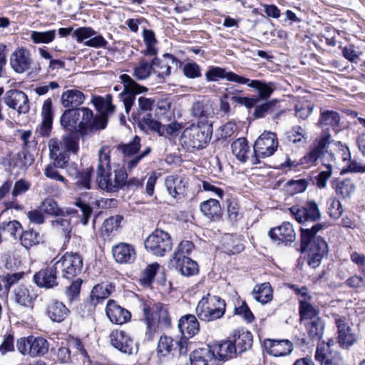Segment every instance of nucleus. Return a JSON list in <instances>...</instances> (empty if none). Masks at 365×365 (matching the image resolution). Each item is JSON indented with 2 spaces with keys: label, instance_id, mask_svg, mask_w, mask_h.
Returning a JSON list of instances; mask_svg holds the SVG:
<instances>
[{
  "label": "nucleus",
  "instance_id": "1",
  "mask_svg": "<svg viewBox=\"0 0 365 365\" xmlns=\"http://www.w3.org/2000/svg\"><path fill=\"white\" fill-rule=\"evenodd\" d=\"M110 170V148L103 146L98 150L97 182L101 190L115 192L125 185L128 174L123 168L115 169L113 175Z\"/></svg>",
  "mask_w": 365,
  "mask_h": 365
},
{
  "label": "nucleus",
  "instance_id": "2",
  "mask_svg": "<svg viewBox=\"0 0 365 365\" xmlns=\"http://www.w3.org/2000/svg\"><path fill=\"white\" fill-rule=\"evenodd\" d=\"M212 134V123L192 124L182 132L180 143L186 150L190 151L202 149L210 142Z\"/></svg>",
  "mask_w": 365,
  "mask_h": 365
},
{
  "label": "nucleus",
  "instance_id": "3",
  "mask_svg": "<svg viewBox=\"0 0 365 365\" xmlns=\"http://www.w3.org/2000/svg\"><path fill=\"white\" fill-rule=\"evenodd\" d=\"M225 309L226 304L224 299L218 296L207 294L200 300L195 312L200 320L212 322L222 317Z\"/></svg>",
  "mask_w": 365,
  "mask_h": 365
},
{
  "label": "nucleus",
  "instance_id": "4",
  "mask_svg": "<svg viewBox=\"0 0 365 365\" xmlns=\"http://www.w3.org/2000/svg\"><path fill=\"white\" fill-rule=\"evenodd\" d=\"M278 139L276 133L264 131L255 140L254 154L250 158L252 165L260 163V159L272 156L278 148Z\"/></svg>",
  "mask_w": 365,
  "mask_h": 365
},
{
  "label": "nucleus",
  "instance_id": "5",
  "mask_svg": "<svg viewBox=\"0 0 365 365\" xmlns=\"http://www.w3.org/2000/svg\"><path fill=\"white\" fill-rule=\"evenodd\" d=\"M143 313L146 320L148 339L151 340L158 326L168 327L170 324V318L167 308L161 304H155L150 309L144 306Z\"/></svg>",
  "mask_w": 365,
  "mask_h": 365
},
{
  "label": "nucleus",
  "instance_id": "6",
  "mask_svg": "<svg viewBox=\"0 0 365 365\" xmlns=\"http://www.w3.org/2000/svg\"><path fill=\"white\" fill-rule=\"evenodd\" d=\"M54 264L63 278L71 279L81 272L83 260L78 253L66 252Z\"/></svg>",
  "mask_w": 365,
  "mask_h": 365
},
{
  "label": "nucleus",
  "instance_id": "7",
  "mask_svg": "<svg viewBox=\"0 0 365 365\" xmlns=\"http://www.w3.org/2000/svg\"><path fill=\"white\" fill-rule=\"evenodd\" d=\"M18 351L24 356L40 357L48 351L49 344L43 337L29 336L21 337L16 341Z\"/></svg>",
  "mask_w": 365,
  "mask_h": 365
},
{
  "label": "nucleus",
  "instance_id": "8",
  "mask_svg": "<svg viewBox=\"0 0 365 365\" xmlns=\"http://www.w3.org/2000/svg\"><path fill=\"white\" fill-rule=\"evenodd\" d=\"M145 247L153 255L163 257L172 250L173 242L168 232L157 229L147 237Z\"/></svg>",
  "mask_w": 365,
  "mask_h": 365
},
{
  "label": "nucleus",
  "instance_id": "9",
  "mask_svg": "<svg viewBox=\"0 0 365 365\" xmlns=\"http://www.w3.org/2000/svg\"><path fill=\"white\" fill-rule=\"evenodd\" d=\"M76 110L78 112L79 121L77 130L81 136L106 128L107 120L103 116L93 117L92 110L88 108H81Z\"/></svg>",
  "mask_w": 365,
  "mask_h": 365
},
{
  "label": "nucleus",
  "instance_id": "10",
  "mask_svg": "<svg viewBox=\"0 0 365 365\" xmlns=\"http://www.w3.org/2000/svg\"><path fill=\"white\" fill-rule=\"evenodd\" d=\"M120 78L124 87L123 91L120 94L121 100L123 103L125 111L128 114L134 103L135 94L146 92L148 88L138 84L127 74H122Z\"/></svg>",
  "mask_w": 365,
  "mask_h": 365
},
{
  "label": "nucleus",
  "instance_id": "11",
  "mask_svg": "<svg viewBox=\"0 0 365 365\" xmlns=\"http://www.w3.org/2000/svg\"><path fill=\"white\" fill-rule=\"evenodd\" d=\"M110 339L112 346L123 353L132 354L138 351L137 344L122 330L112 331Z\"/></svg>",
  "mask_w": 365,
  "mask_h": 365
},
{
  "label": "nucleus",
  "instance_id": "12",
  "mask_svg": "<svg viewBox=\"0 0 365 365\" xmlns=\"http://www.w3.org/2000/svg\"><path fill=\"white\" fill-rule=\"evenodd\" d=\"M151 62L153 71L161 78L168 76L171 73V69L181 66V62L169 53L164 54L162 59L154 58Z\"/></svg>",
  "mask_w": 365,
  "mask_h": 365
},
{
  "label": "nucleus",
  "instance_id": "13",
  "mask_svg": "<svg viewBox=\"0 0 365 365\" xmlns=\"http://www.w3.org/2000/svg\"><path fill=\"white\" fill-rule=\"evenodd\" d=\"M335 324L337 327L338 343L342 348H349L356 341L355 335L349 324L347 319L344 317L336 315Z\"/></svg>",
  "mask_w": 365,
  "mask_h": 365
},
{
  "label": "nucleus",
  "instance_id": "14",
  "mask_svg": "<svg viewBox=\"0 0 365 365\" xmlns=\"http://www.w3.org/2000/svg\"><path fill=\"white\" fill-rule=\"evenodd\" d=\"M4 101L7 106L16 110L19 113H26L29 110V99L23 91L9 90L4 97Z\"/></svg>",
  "mask_w": 365,
  "mask_h": 365
},
{
  "label": "nucleus",
  "instance_id": "15",
  "mask_svg": "<svg viewBox=\"0 0 365 365\" xmlns=\"http://www.w3.org/2000/svg\"><path fill=\"white\" fill-rule=\"evenodd\" d=\"M73 36L78 43L86 41V46H105L106 43L103 37L97 34L91 27H81L73 31Z\"/></svg>",
  "mask_w": 365,
  "mask_h": 365
},
{
  "label": "nucleus",
  "instance_id": "16",
  "mask_svg": "<svg viewBox=\"0 0 365 365\" xmlns=\"http://www.w3.org/2000/svg\"><path fill=\"white\" fill-rule=\"evenodd\" d=\"M31 62L29 51L23 47L17 48L10 57L11 66L18 73H22L29 70Z\"/></svg>",
  "mask_w": 365,
  "mask_h": 365
},
{
  "label": "nucleus",
  "instance_id": "17",
  "mask_svg": "<svg viewBox=\"0 0 365 365\" xmlns=\"http://www.w3.org/2000/svg\"><path fill=\"white\" fill-rule=\"evenodd\" d=\"M106 312L110 321L116 324H123L126 323L131 318L130 312L119 306L113 299L108 301Z\"/></svg>",
  "mask_w": 365,
  "mask_h": 365
},
{
  "label": "nucleus",
  "instance_id": "18",
  "mask_svg": "<svg viewBox=\"0 0 365 365\" xmlns=\"http://www.w3.org/2000/svg\"><path fill=\"white\" fill-rule=\"evenodd\" d=\"M57 269L55 268V264L52 267L41 269L35 274L34 278L36 284L40 287L46 289L53 288L58 285L57 282Z\"/></svg>",
  "mask_w": 365,
  "mask_h": 365
},
{
  "label": "nucleus",
  "instance_id": "19",
  "mask_svg": "<svg viewBox=\"0 0 365 365\" xmlns=\"http://www.w3.org/2000/svg\"><path fill=\"white\" fill-rule=\"evenodd\" d=\"M177 255L173 256L171 262L178 272L185 277L194 276L198 273L199 267L195 261L190 257H180Z\"/></svg>",
  "mask_w": 365,
  "mask_h": 365
},
{
  "label": "nucleus",
  "instance_id": "20",
  "mask_svg": "<svg viewBox=\"0 0 365 365\" xmlns=\"http://www.w3.org/2000/svg\"><path fill=\"white\" fill-rule=\"evenodd\" d=\"M264 345L267 353L276 357L288 355L293 350L292 344L288 340L266 339Z\"/></svg>",
  "mask_w": 365,
  "mask_h": 365
},
{
  "label": "nucleus",
  "instance_id": "21",
  "mask_svg": "<svg viewBox=\"0 0 365 365\" xmlns=\"http://www.w3.org/2000/svg\"><path fill=\"white\" fill-rule=\"evenodd\" d=\"M115 260L121 264L131 263L135 259V250L130 244L120 242L112 248Z\"/></svg>",
  "mask_w": 365,
  "mask_h": 365
},
{
  "label": "nucleus",
  "instance_id": "22",
  "mask_svg": "<svg viewBox=\"0 0 365 365\" xmlns=\"http://www.w3.org/2000/svg\"><path fill=\"white\" fill-rule=\"evenodd\" d=\"M205 77L208 81H217L220 78H226L229 81L237 83L247 82L245 77L233 72H227L225 69L217 66H210L205 73Z\"/></svg>",
  "mask_w": 365,
  "mask_h": 365
},
{
  "label": "nucleus",
  "instance_id": "23",
  "mask_svg": "<svg viewBox=\"0 0 365 365\" xmlns=\"http://www.w3.org/2000/svg\"><path fill=\"white\" fill-rule=\"evenodd\" d=\"M269 236L273 240L288 242L295 240L296 233L292 225L284 222L280 226L271 229L269 231Z\"/></svg>",
  "mask_w": 365,
  "mask_h": 365
},
{
  "label": "nucleus",
  "instance_id": "24",
  "mask_svg": "<svg viewBox=\"0 0 365 365\" xmlns=\"http://www.w3.org/2000/svg\"><path fill=\"white\" fill-rule=\"evenodd\" d=\"M210 352L213 354L215 361L227 360L232 358L235 354V346L232 341H225L220 343H215L211 346H208Z\"/></svg>",
  "mask_w": 365,
  "mask_h": 365
},
{
  "label": "nucleus",
  "instance_id": "25",
  "mask_svg": "<svg viewBox=\"0 0 365 365\" xmlns=\"http://www.w3.org/2000/svg\"><path fill=\"white\" fill-rule=\"evenodd\" d=\"M192 114L197 118L196 124H205V123H212L210 118L214 115V110L208 102L197 101L192 104Z\"/></svg>",
  "mask_w": 365,
  "mask_h": 365
},
{
  "label": "nucleus",
  "instance_id": "26",
  "mask_svg": "<svg viewBox=\"0 0 365 365\" xmlns=\"http://www.w3.org/2000/svg\"><path fill=\"white\" fill-rule=\"evenodd\" d=\"M42 122L38 128V132L42 136H48L52 128L53 112L52 101L46 99L41 108Z\"/></svg>",
  "mask_w": 365,
  "mask_h": 365
},
{
  "label": "nucleus",
  "instance_id": "27",
  "mask_svg": "<svg viewBox=\"0 0 365 365\" xmlns=\"http://www.w3.org/2000/svg\"><path fill=\"white\" fill-rule=\"evenodd\" d=\"M200 210L204 216L212 221L219 220L222 215L220 201L215 198H209L201 202Z\"/></svg>",
  "mask_w": 365,
  "mask_h": 365
},
{
  "label": "nucleus",
  "instance_id": "28",
  "mask_svg": "<svg viewBox=\"0 0 365 365\" xmlns=\"http://www.w3.org/2000/svg\"><path fill=\"white\" fill-rule=\"evenodd\" d=\"M178 328L185 337H192L200 330L199 322L193 314L182 316L179 320Z\"/></svg>",
  "mask_w": 365,
  "mask_h": 365
},
{
  "label": "nucleus",
  "instance_id": "29",
  "mask_svg": "<svg viewBox=\"0 0 365 365\" xmlns=\"http://www.w3.org/2000/svg\"><path fill=\"white\" fill-rule=\"evenodd\" d=\"M15 302L21 306L32 308L36 294L29 287L21 285L14 289Z\"/></svg>",
  "mask_w": 365,
  "mask_h": 365
},
{
  "label": "nucleus",
  "instance_id": "30",
  "mask_svg": "<svg viewBox=\"0 0 365 365\" xmlns=\"http://www.w3.org/2000/svg\"><path fill=\"white\" fill-rule=\"evenodd\" d=\"M233 345L236 353L244 352L250 349L252 344V335L247 330H235L233 334Z\"/></svg>",
  "mask_w": 365,
  "mask_h": 365
},
{
  "label": "nucleus",
  "instance_id": "31",
  "mask_svg": "<svg viewBox=\"0 0 365 365\" xmlns=\"http://www.w3.org/2000/svg\"><path fill=\"white\" fill-rule=\"evenodd\" d=\"M187 184L185 179L173 175L167 177L165 180L167 190L169 194L175 198L185 194Z\"/></svg>",
  "mask_w": 365,
  "mask_h": 365
},
{
  "label": "nucleus",
  "instance_id": "32",
  "mask_svg": "<svg viewBox=\"0 0 365 365\" xmlns=\"http://www.w3.org/2000/svg\"><path fill=\"white\" fill-rule=\"evenodd\" d=\"M114 287L111 284L101 283L93 287L90 295L91 303L96 306L105 299H107L113 292Z\"/></svg>",
  "mask_w": 365,
  "mask_h": 365
},
{
  "label": "nucleus",
  "instance_id": "33",
  "mask_svg": "<svg viewBox=\"0 0 365 365\" xmlns=\"http://www.w3.org/2000/svg\"><path fill=\"white\" fill-rule=\"evenodd\" d=\"M69 312L68 309L61 302L53 300L47 307L48 317L56 322H63Z\"/></svg>",
  "mask_w": 365,
  "mask_h": 365
},
{
  "label": "nucleus",
  "instance_id": "34",
  "mask_svg": "<svg viewBox=\"0 0 365 365\" xmlns=\"http://www.w3.org/2000/svg\"><path fill=\"white\" fill-rule=\"evenodd\" d=\"M40 209L45 213L53 216H68L75 215L76 210L73 209H61L57 202L51 198L44 200L40 206Z\"/></svg>",
  "mask_w": 365,
  "mask_h": 365
},
{
  "label": "nucleus",
  "instance_id": "35",
  "mask_svg": "<svg viewBox=\"0 0 365 365\" xmlns=\"http://www.w3.org/2000/svg\"><path fill=\"white\" fill-rule=\"evenodd\" d=\"M190 361L191 365H216L213 354L207 348L194 351L190 356Z\"/></svg>",
  "mask_w": 365,
  "mask_h": 365
},
{
  "label": "nucleus",
  "instance_id": "36",
  "mask_svg": "<svg viewBox=\"0 0 365 365\" xmlns=\"http://www.w3.org/2000/svg\"><path fill=\"white\" fill-rule=\"evenodd\" d=\"M85 100L83 93L76 89L68 90L61 96V103L65 108H76L81 105Z\"/></svg>",
  "mask_w": 365,
  "mask_h": 365
},
{
  "label": "nucleus",
  "instance_id": "37",
  "mask_svg": "<svg viewBox=\"0 0 365 365\" xmlns=\"http://www.w3.org/2000/svg\"><path fill=\"white\" fill-rule=\"evenodd\" d=\"M340 122L339 114L331 110H327L321 112L320 118L319 120V125L322 128H331L333 130H336Z\"/></svg>",
  "mask_w": 365,
  "mask_h": 365
},
{
  "label": "nucleus",
  "instance_id": "38",
  "mask_svg": "<svg viewBox=\"0 0 365 365\" xmlns=\"http://www.w3.org/2000/svg\"><path fill=\"white\" fill-rule=\"evenodd\" d=\"M231 147L233 155L239 161L242 163H245L247 160L250 161V147L245 138H240L235 140Z\"/></svg>",
  "mask_w": 365,
  "mask_h": 365
},
{
  "label": "nucleus",
  "instance_id": "39",
  "mask_svg": "<svg viewBox=\"0 0 365 365\" xmlns=\"http://www.w3.org/2000/svg\"><path fill=\"white\" fill-rule=\"evenodd\" d=\"M308 335L313 339L319 340L324 331L325 324L320 318H314L312 320L304 323Z\"/></svg>",
  "mask_w": 365,
  "mask_h": 365
},
{
  "label": "nucleus",
  "instance_id": "40",
  "mask_svg": "<svg viewBox=\"0 0 365 365\" xmlns=\"http://www.w3.org/2000/svg\"><path fill=\"white\" fill-rule=\"evenodd\" d=\"M299 314L302 322H306L319 318L317 308L306 299H299Z\"/></svg>",
  "mask_w": 365,
  "mask_h": 365
},
{
  "label": "nucleus",
  "instance_id": "41",
  "mask_svg": "<svg viewBox=\"0 0 365 365\" xmlns=\"http://www.w3.org/2000/svg\"><path fill=\"white\" fill-rule=\"evenodd\" d=\"M255 299L262 304H266L272 299V289L269 282L256 285L252 291Z\"/></svg>",
  "mask_w": 365,
  "mask_h": 365
},
{
  "label": "nucleus",
  "instance_id": "42",
  "mask_svg": "<svg viewBox=\"0 0 365 365\" xmlns=\"http://www.w3.org/2000/svg\"><path fill=\"white\" fill-rule=\"evenodd\" d=\"M155 115L161 120L170 121L173 116L172 101L169 98L159 100L156 103Z\"/></svg>",
  "mask_w": 365,
  "mask_h": 365
},
{
  "label": "nucleus",
  "instance_id": "43",
  "mask_svg": "<svg viewBox=\"0 0 365 365\" xmlns=\"http://www.w3.org/2000/svg\"><path fill=\"white\" fill-rule=\"evenodd\" d=\"M43 241V237L33 229L21 231L20 236L21 244L26 248L38 245Z\"/></svg>",
  "mask_w": 365,
  "mask_h": 365
},
{
  "label": "nucleus",
  "instance_id": "44",
  "mask_svg": "<svg viewBox=\"0 0 365 365\" xmlns=\"http://www.w3.org/2000/svg\"><path fill=\"white\" fill-rule=\"evenodd\" d=\"M94 105L100 112L98 116H103L107 120V115L114 112L115 107L112 104L111 96L108 95L105 97H98L94 100Z\"/></svg>",
  "mask_w": 365,
  "mask_h": 365
},
{
  "label": "nucleus",
  "instance_id": "45",
  "mask_svg": "<svg viewBox=\"0 0 365 365\" xmlns=\"http://www.w3.org/2000/svg\"><path fill=\"white\" fill-rule=\"evenodd\" d=\"M78 121V112L76 109H68L61 115L60 119L61 125L68 131L76 129Z\"/></svg>",
  "mask_w": 365,
  "mask_h": 365
},
{
  "label": "nucleus",
  "instance_id": "46",
  "mask_svg": "<svg viewBox=\"0 0 365 365\" xmlns=\"http://www.w3.org/2000/svg\"><path fill=\"white\" fill-rule=\"evenodd\" d=\"M302 249L303 250H307L309 253L322 254L323 256H325L328 252V245L322 237L314 238L304 245L302 244Z\"/></svg>",
  "mask_w": 365,
  "mask_h": 365
},
{
  "label": "nucleus",
  "instance_id": "47",
  "mask_svg": "<svg viewBox=\"0 0 365 365\" xmlns=\"http://www.w3.org/2000/svg\"><path fill=\"white\" fill-rule=\"evenodd\" d=\"M314 103L304 98L298 99L295 103V115L299 119H307L312 113Z\"/></svg>",
  "mask_w": 365,
  "mask_h": 365
},
{
  "label": "nucleus",
  "instance_id": "48",
  "mask_svg": "<svg viewBox=\"0 0 365 365\" xmlns=\"http://www.w3.org/2000/svg\"><path fill=\"white\" fill-rule=\"evenodd\" d=\"M247 83H240V84H246L251 88H256L261 98H268L274 91L272 83H265L257 80H250L245 78Z\"/></svg>",
  "mask_w": 365,
  "mask_h": 365
},
{
  "label": "nucleus",
  "instance_id": "49",
  "mask_svg": "<svg viewBox=\"0 0 365 365\" xmlns=\"http://www.w3.org/2000/svg\"><path fill=\"white\" fill-rule=\"evenodd\" d=\"M176 349V342L172 337L166 335L161 336L158 344V355L165 356Z\"/></svg>",
  "mask_w": 365,
  "mask_h": 365
},
{
  "label": "nucleus",
  "instance_id": "50",
  "mask_svg": "<svg viewBox=\"0 0 365 365\" xmlns=\"http://www.w3.org/2000/svg\"><path fill=\"white\" fill-rule=\"evenodd\" d=\"M51 226L53 230L63 235L66 240L70 239L72 232V226L70 220L62 217L58 218L51 222Z\"/></svg>",
  "mask_w": 365,
  "mask_h": 365
},
{
  "label": "nucleus",
  "instance_id": "51",
  "mask_svg": "<svg viewBox=\"0 0 365 365\" xmlns=\"http://www.w3.org/2000/svg\"><path fill=\"white\" fill-rule=\"evenodd\" d=\"M122 220L123 216L119 215L111 216L105 220L101 227L102 235L108 237L111 233L117 231L120 226Z\"/></svg>",
  "mask_w": 365,
  "mask_h": 365
},
{
  "label": "nucleus",
  "instance_id": "52",
  "mask_svg": "<svg viewBox=\"0 0 365 365\" xmlns=\"http://www.w3.org/2000/svg\"><path fill=\"white\" fill-rule=\"evenodd\" d=\"M141 127H146L152 131L158 133L160 135H165V125L153 118L150 114L145 115L139 122Z\"/></svg>",
  "mask_w": 365,
  "mask_h": 365
},
{
  "label": "nucleus",
  "instance_id": "53",
  "mask_svg": "<svg viewBox=\"0 0 365 365\" xmlns=\"http://www.w3.org/2000/svg\"><path fill=\"white\" fill-rule=\"evenodd\" d=\"M0 231L2 235L16 238V235L18 232H21L22 225L17 220H10L0 223Z\"/></svg>",
  "mask_w": 365,
  "mask_h": 365
},
{
  "label": "nucleus",
  "instance_id": "54",
  "mask_svg": "<svg viewBox=\"0 0 365 365\" xmlns=\"http://www.w3.org/2000/svg\"><path fill=\"white\" fill-rule=\"evenodd\" d=\"M152 71V62L149 63L145 60H141L134 68L133 76L138 80H145L150 76Z\"/></svg>",
  "mask_w": 365,
  "mask_h": 365
},
{
  "label": "nucleus",
  "instance_id": "55",
  "mask_svg": "<svg viewBox=\"0 0 365 365\" xmlns=\"http://www.w3.org/2000/svg\"><path fill=\"white\" fill-rule=\"evenodd\" d=\"M287 140L294 144L306 141L307 139V133L305 128L302 126H294L292 129L286 133Z\"/></svg>",
  "mask_w": 365,
  "mask_h": 365
},
{
  "label": "nucleus",
  "instance_id": "56",
  "mask_svg": "<svg viewBox=\"0 0 365 365\" xmlns=\"http://www.w3.org/2000/svg\"><path fill=\"white\" fill-rule=\"evenodd\" d=\"M140 148V138L135 136L131 143L119 145V149L125 157L130 158L136 155Z\"/></svg>",
  "mask_w": 365,
  "mask_h": 365
},
{
  "label": "nucleus",
  "instance_id": "57",
  "mask_svg": "<svg viewBox=\"0 0 365 365\" xmlns=\"http://www.w3.org/2000/svg\"><path fill=\"white\" fill-rule=\"evenodd\" d=\"M343 160L344 162L346 161V164L345 168L342 170V173H365V165H363L356 160H351L350 159L349 152H348L347 155L344 154Z\"/></svg>",
  "mask_w": 365,
  "mask_h": 365
},
{
  "label": "nucleus",
  "instance_id": "58",
  "mask_svg": "<svg viewBox=\"0 0 365 365\" xmlns=\"http://www.w3.org/2000/svg\"><path fill=\"white\" fill-rule=\"evenodd\" d=\"M342 205L339 200L331 197L327 200V213L332 219H339L343 213Z\"/></svg>",
  "mask_w": 365,
  "mask_h": 365
},
{
  "label": "nucleus",
  "instance_id": "59",
  "mask_svg": "<svg viewBox=\"0 0 365 365\" xmlns=\"http://www.w3.org/2000/svg\"><path fill=\"white\" fill-rule=\"evenodd\" d=\"M56 36L55 30H49L47 31H32L31 38L35 43H49Z\"/></svg>",
  "mask_w": 365,
  "mask_h": 365
},
{
  "label": "nucleus",
  "instance_id": "60",
  "mask_svg": "<svg viewBox=\"0 0 365 365\" xmlns=\"http://www.w3.org/2000/svg\"><path fill=\"white\" fill-rule=\"evenodd\" d=\"M307 221H317L321 218V212L318 205L314 201H308L305 205Z\"/></svg>",
  "mask_w": 365,
  "mask_h": 365
},
{
  "label": "nucleus",
  "instance_id": "61",
  "mask_svg": "<svg viewBox=\"0 0 365 365\" xmlns=\"http://www.w3.org/2000/svg\"><path fill=\"white\" fill-rule=\"evenodd\" d=\"M159 268L158 263H153L147 266L142 272L140 281L145 285L150 284L153 280L157 270Z\"/></svg>",
  "mask_w": 365,
  "mask_h": 365
},
{
  "label": "nucleus",
  "instance_id": "62",
  "mask_svg": "<svg viewBox=\"0 0 365 365\" xmlns=\"http://www.w3.org/2000/svg\"><path fill=\"white\" fill-rule=\"evenodd\" d=\"M355 190L354 183L349 180H343L337 184L336 192L342 197H349Z\"/></svg>",
  "mask_w": 365,
  "mask_h": 365
},
{
  "label": "nucleus",
  "instance_id": "63",
  "mask_svg": "<svg viewBox=\"0 0 365 365\" xmlns=\"http://www.w3.org/2000/svg\"><path fill=\"white\" fill-rule=\"evenodd\" d=\"M91 172L88 170L80 172L74 178V183L79 188L90 189L91 188Z\"/></svg>",
  "mask_w": 365,
  "mask_h": 365
},
{
  "label": "nucleus",
  "instance_id": "64",
  "mask_svg": "<svg viewBox=\"0 0 365 365\" xmlns=\"http://www.w3.org/2000/svg\"><path fill=\"white\" fill-rule=\"evenodd\" d=\"M63 148L66 152L76 154L79 150L78 138L72 135H66L63 137Z\"/></svg>",
  "mask_w": 365,
  "mask_h": 365
}]
</instances>
